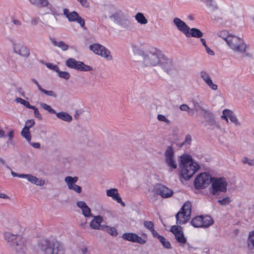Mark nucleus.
<instances>
[{
	"instance_id": "f257e3e1",
	"label": "nucleus",
	"mask_w": 254,
	"mask_h": 254,
	"mask_svg": "<svg viewBox=\"0 0 254 254\" xmlns=\"http://www.w3.org/2000/svg\"><path fill=\"white\" fill-rule=\"evenodd\" d=\"M180 167L181 168V176L188 180L200 168L198 164L189 155H183L180 157Z\"/></svg>"
},
{
	"instance_id": "f03ea898",
	"label": "nucleus",
	"mask_w": 254,
	"mask_h": 254,
	"mask_svg": "<svg viewBox=\"0 0 254 254\" xmlns=\"http://www.w3.org/2000/svg\"><path fill=\"white\" fill-rule=\"evenodd\" d=\"M218 35L225 41L228 47L235 52L244 53L248 48V45L242 38L228 34L226 31L220 32Z\"/></svg>"
},
{
	"instance_id": "7ed1b4c3",
	"label": "nucleus",
	"mask_w": 254,
	"mask_h": 254,
	"mask_svg": "<svg viewBox=\"0 0 254 254\" xmlns=\"http://www.w3.org/2000/svg\"><path fill=\"white\" fill-rule=\"evenodd\" d=\"M4 238L10 245L11 249L17 253H24L26 250V241L20 235L5 232Z\"/></svg>"
},
{
	"instance_id": "20e7f679",
	"label": "nucleus",
	"mask_w": 254,
	"mask_h": 254,
	"mask_svg": "<svg viewBox=\"0 0 254 254\" xmlns=\"http://www.w3.org/2000/svg\"><path fill=\"white\" fill-rule=\"evenodd\" d=\"M142 59V64L145 66H155L159 64L160 58L163 57V53L156 49H152L148 53L140 51Z\"/></svg>"
},
{
	"instance_id": "39448f33",
	"label": "nucleus",
	"mask_w": 254,
	"mask_h": 254,
	"mask_svg": "<svg viewBox=\"0 0 254 254\" xmlns=\"http://www.w3.org/2000/svg\"><path fill=\"white\" fill-rule=\"evenodd\" d=\"M39 246L45 254H64V250L62 245L59 243H53L45 239L41 240Z\"/></svg>"
},
{
	"instance_id": "423d86ee",
	"label": "nucleus",
	"mask_w": 254,
	"mask_h": 254,
	"mask_svg": "<svg viewBox=\"0 0 254 254\" xmlns=\"http://www.w3.org/2000/svg\"><path fill=\"white\" fill-rule=\"evenodd\" d=\"M110 16L114 19V22L126 30H130L131 28V20L129 16L121 10H115L111 13Z\"/></svg>"
},
{
	"instance_id": "0eeeda50",
	"label": "nucleus",
	"mask_w": 254,
	"mask_h": 254,
	"mask_svg": "<svg viewBox=\"0 0 254 254\" xmlns=\"http://www.w3.org/2000/svg\"><path fill=\"white\" fill-rule=\"evenodd\" d=\"M191 210V204L190 201L186 202L180 210L176 214V223L178 225L186 223L190 219Z\"/></svg>"
},
{
	"instance_id": "6e6552de",
	"label": "nucleus",
	"mask_w": 254,
	"mask_h": 254,
	"mask_svg": "<svg viewBox=\"0 0 254 254\" xmlns=\"http://www.w3.org/2000/svg\"><path fill=\"white\" fill-rule=\"evenodd\" d=\"M227 185L225 178H214L211 180V185L209 188L210 193L213 195H217L220 192H225L227 190Z\"/></svg>"
},
{
	"instance_id": "1a4fd4ad",
	"label": "nucleus",
	"mask_w": 254,
	"mask_h": 254,
	"mask_svg": "<svg viewBox=\"0 0 254 254\" xmlns=\"http://www.w3.org/2000/svg\"><path fill=\"white\" fill-rule=\"evenodd\" d=\"M191 224L196 228H207L213 224V220L209 215H200L194 217Z\"/></svg>"
},
{
	"instance_id": "9d476101",
	"label": "nucleus",
	"mask_w": 254,
	"mask_h": 254,
	"mask_svg": "<svg viewBox=\"0 0 254 254\" xmlns=\"http://www.w3.org/2000/svg\"><path fill=\"white\" fill-rule=\"evenodd\" d=\"M212 178L207 173H200L196 176L194 185L197 190L201 189L207 187L211 182Z\"/></svg>"
},
{
	"instance_id": "9b49d317",
	"label": "nucleus",
	"mask_w": 254,
	"mask_h": 254,
	"mask_svg": "<svg viewBox=\"0 0 254 254\" xmlns=\"http://www.w3.org/2000/svg\"><path fill=\"white\" fill-rule=\"evenodd\" d=\"M122 238L126 241L138 243L140 245L146 244L147 240V235L142 233L141 236L134 233H125L122 235Z\"/></svg>"
},
{
	"instance_id": "f8f14e48",
	"label": "nucleus",
	"mask_w": 254,
	"mask_h": 254,
	"mask_svg": "<svg viewBox=\"0 0 254 254\" xmlns=\"http://www.w3.org/2000/svg\"><path fill=\"white\" fill-rule=\"evenodd\" d=\"M65 65L69 68L80 71H90L92 68L82 62L77 61L74 59L69 58L66 60Z\"/></svg>"
},
{
	"instance_id": "ddd939ff",
	"label": "nucleus",
	"mask_w": 254,
	"mask_h": 254,
	"mask_svg": "<svg viewBox=\"0 0 254 254\" xmlns=\"http://www.w3.org/2000/svg\"><path fill=\"white\" fill-rule=\"evenodd\" d=\"M90 50L95 54L99 55L107 60L113 59L110 51L105 47L99 44H93L89 46Z\"/></svg>"
},
{
	"instance_id": "4468645a",
	"label": "nucleus",
	"mask_w": 254,
	"mask_h": 254,
	"mask_svg": "<svg viewBox=\"0 0 254 254\" xmlns=\"http://www.w3.org/2000/svg\"><path fill=\"white\" fill-rule=\"evenodd\" d=\"M64 14L70 22H76L79 23L81 27L85 25L84 19L80 16L76 11L69 12L66 8L64 9Z\"/></svg>"
},
{
	"instance_id": "2eb2a0df",
	"label": "nucleus",
	"mask_w": 254,
	"mask_h": 254,
	"mask_svg": "<svg viewBox=\"0 0 254 254\" xmlns=\"http://www.w3.org/2000/svg\"><path fill=\"white\" fill-rule=\"evenodd\" d=\"M165 159L168 166L172 169L177 167L174 157V150L171 146H168L165 152Z\"/></svg>"
},
{
	"instance_id": "dca6fc26",
	"label": "nucleus",
	"mask_w": 254,
	"mask_h": 254,
	"mask_svg": "<svg viewBox=\"0 0 254 254\" xmlns=\"http://www.w3.org/2000/svg\"><path fill=\"white\" fill-rule=\"evenodd\" d=\"M154 190L156 194H159L163 198H168L173 194V191L172 190L161 184L155 185Z\"/></svg>"
},
{
	"instance_id": "f3484780",
	"label": "nucleus",
	"mask_w": 254,
	"mask_h": 254,
	"mask_svg": "<svg viewBox=\"0 0 254 254\" xmlns=\"http://www.w3.org/2000/svg\"><path fill=\"white\" fill-rule=\"evenodd\" d=\"M162 57L160 58V62H159V64L165 72L168 74H170L174 69L173 62L172 59L168 58L163 54Z\"/></svg>"
},
{
	"instance_id": "a211bd4d",
	"label": "nucleus",
	"mask_w": 254,
	"mask_h": 254,
	"mask_svg": "<svg viewBox=\"0 0 254 254\" xmlns=\"http://www.w3.org/2000/svg\"><path fill=\"white\" fill-rule=\"evenodd\" d=\"M170 231L175 235L177 241L181 244H185L186 238L184 237L183 229L181 226L174 225L171 227Z\"/></svg>"
},
{
	"instance_id": "6ab92c4d",
	"label": "nucleus",
	"mask_w": 254,
	"mask_h": 254,
	"mask_svg": "<svg viewBox=\"0 0 254 254\" xmlns=\"http://www.w3.org/2000/svg\"><path fill=\"white\" fill-rule=\"evenodd\" d=\"M106 192L107 196L111 197L113 200L121 204L122 206H125V203L122 201L117 189H108L106 190Z\"/></svg>"
},
{
	"instance_id": "aec40b11",
	"label": "nucleus",
	"mask_w": 254,
	"mask_h": 254,
	"mask_svg": "<svg viewBox=\"0 0 254 254\" xmlns=\"http://www.w3.org/2000/svg\"><path fill=\"white\" fill-rule=\"evenodd\" d=\"M204 116L206 119L205 126L208 128H214L216 126L214 114L210 111H204Z\"/></svg>"
},
{
	"instance_id": "412c9836",
	"label": "nucleus",
	"mask_w": 254,
	"mask_h": 254,
	"mask_svg": "<svg viewBox=\"0 0 254 254\" xmlns=\"http://www.w3.org/2000/svg\"><path fill=\"white\" fill-rule=\"evenodd\" d=\"M13 51L16 54L25 58L28 57L30 55L29 49L27 47L23 45H14Z\"/></svg>"
},
{
	"instance_id": "4be33fe9",
	"label": "nucleus",
	"mask_w": 254,
	"mask_h": 254,
	"mask_svg": "<svg viewBox=\"0 0 254 254\" xmlns=\"http://www.w3.org/2000/svg\"><path fill=\"white\" fill-rule=\"evenodd\" d=\"M173 23L177 27V29L182 32L185 35L188 34V30L189 29V27L185 23V22L182 21L181 19L176 17L173 19Z\"/></svg>"
},
{
	"instance_id": "5701e85b",
	"label": "nucleus",
	"mask_w": 254,
	"mask_h": 254,
	"mask_svg": "<svg viewBox=\"0 0 254 254\" xmlns=\"http://www.w3.org/2000/svg\"><path fill=\"white\" fill-rule=\"evenodd\" d=\"M103 221V218L102 216L100 215L94 216L90 223V226L93 229L102 230L104 227L101 225Z\"/></svg>"
},
{
	"instance_id": "b1692460",
	"label": "nucleus",
	"mask_w": 254,
	"mask_h": 254,
	"mask_svg": "<svg viewBox=\"0 0 254 254\" xmlns=\"http://www.w3.org/2000/svg\"><path fill=\"white\" fill-rule=\"evenodd\" d=\"M77 206L80 208L82 211V214L86 217H90L91 215L90 208L86 203L83 201H78L76 202Z\"/></svg>"
},
{
	"instance_id": "393cba45",
	"label": "nucleus",
	"mask_w": 254,
	"mask_h": 254,
	"mask_svg": "<svg viewBox=\"0 0 254 254\" xmlns=\"http://www.w3.org/2000/svg\"><path fill=\"white\" fill-rule=\"evenodd\" d=\"M32 82L34 83L37 87L38 89L43 93L46 94L47 96L53 97L56 98L57 97V94L55 92L52 90H47L42 87L40 84L39 83L38 81L34 78L32 79Z\"/></svg>"
},
{
	"instance_id": "a878e982",
	"label": "nucleus",
	"mask_w": 254,
	"mask_h": 254,
	"mask_svg": "<svg viewBox=\"0 0 254 254\" xmlns=\"http://www.w3.org/2000/svg\"><path fill=\"white\" fill-rule=\"evenodd\" d=\"M187 37H192L194 38H201L203 36V33L200 30L195 28H190L188 30V34H185Z\"/></svg>"
},
{
	"instance_id": "bb28decb",
	"label": "nucleus",
	"mask_w": 254,
	"mask_h": 254,
	"mask_svg": "<svg viewBox=\"0 0 254 254\" xmlns=\"http://www.w3.org/2000/svg\"><path fill=\"white\" fill-rule=\"evenodd\" d=\"M143 226L145 229L149 231L153 237H155L158 233L155 230L154 223L153 222L148 220H145L143 222Z\"/></svg>"
},
{
	"instance_id": "cd10ccee",
	"label": "nucleus",
	"mask_w": 254,
	"mask_h": 254,
	"mask_svg": "<svg viewBox=\"0 0 254 254\" xmlns=\"http://www.w3.org/2000/svg\"><path fill=\"white\" fill-rule=\"evenodd\" d=\"M203 2L206 7L211 11H214L218 9V5L214 0H200Z\"/></svg>"
},
{
	"instance_id": "c85d7f7f",
	"label": "nucleus",
	"mask_w": 254,
	"mask_h": 254,
	"mask_svg": "<svg viewBox=\"0 0 254 254\" xmlns=\"http://www.w3.org/2000/svg\"><path fill=\"white\" fill-rule=\"evenodd\" d=\"M56 115L58 119L65 122H70L72 119V116L65 112L56 113Z\"/></svg>"
},
{
	"instance_id": "c756f323",
	"label": "nucleus",
	"mask_w": 254,
	"mask_h": 254,
	"mask_svg": "<svg viewBox=\"0 0 254 254\" xmlns=\"http://www.w3.org/2000/svg\"><path fill=\"white\" fill-rule=\"evenodd\" d=\"M154 238H157L158 239V240L160 241V242L161 243L163 247H164L166 249H171V245L170 243L163 236L159 235L158 234Z\"/></svg>"
},
{
	"instance_id": "7c9ffc66",
	"label": "nucleus",
	"mask_w": 254,
	"mask_h": 254,
	"mask_svg": "<svg viewBox=\"0 0 254 254\" xmlns=\"http://www.w3.org/2000/svg\"><path fill=\"white\" fill-rule=\"evenodd\" d=\"M77 177L67 176L64 178V182L66 184L68 189H70L73 186L75 185L78 181Z\"/></svg>"
},
{
	"instance_id": "2f4dec72",
	"label": "nucleus",
	"mask_w": 254,
	"mask_h": 254,
	"mask_svg": "<svg viewBox=\"0 0 254 254\" xmlns=\"http://www.w3.org/2000/svg\"><path fill=\"white\" fill-rule=\"evenodd\" d=\"M51 41L54 46L60 48L64 51H66L68 49V45L63 41L58 42L54 38L51 39Z\"/></svg>"
},
{
	"instance_id": "473e14b6",
	"label": "nucleus",
	"mask_w": 254,
	"mask_h": 254,
	"mask_svg": "<svg viewBox=\"0 0 254 254\" xmlns=\"http://www.w3.org/2000/svg\"><path fill=\"white\" fill-rule=\"evenodd\" d=\"M47 9L49 11V13H51L54 16L59 15L60 14L59 7L55 5L49 3L48 1V5H46Z\"/></svg>"
},
{
	"instance_id": "72a5a7b5",
	"label": "nucleus",
	"mask_w": 254,
	"mask_h": 254,
	"mask_svg": "<svg viewBox=\"0 0 254 254\" xmlns=\"http://www.w3.org/2000/svg\"><path fill=\"white\" fill-rule=\"evenodd\" d=\"M33 5L40 7H45L48 5V0H28Z\"/></svg>"
},
{
	"instance_id": "f704fd0d",
	"label": "nucleus",
	"mask_w": 254,
	"mask_h": 254,
	"mask_svg": "<svg viewBox=\"0 0 254 254\" xmlns=\"http://www.w3.org/2000/svg\"><path fill=\"white\" fill-rule=\"evenodd\" d=\"M248 246L249 249H254V230L249 232L247 240Z\"/></svg>"
},
{
	"instance_id": "c9c22d12",
	"label": "nucleus",
	"mask_w": 254,
	"mask_h": 254,
	"mask_svg": "<svg viewBox=\"0 0 254 254\" xmlns=\"http://www.w3.org/2000/svg\"><path fill=\"white\" fill-rule=\"evenodd\" d=\"M134 17L137 22L141 25H145L148 22L147 19L143 14L141 12L137 13Z\"/></svg>"
},
{
	"instance_id": "e433bc0d",
	"label": "nucleus",
	"mask_w": 254,
	"mask_h": 254,
	"mask_svg": "<svg viewBox=\"0 0 254 254\" xmlns=\"http://www.w3.org/2000/svg\"><path fill=\"white\" fill-rule=\"evenodd\" d=\"M21 135L25 138L28 142L31 140V134L29 129L26 127H23L21 131Z\"/></svg>"
},
{
	"instance_id": "4c0bfd02",
	"label": "nucleus",
	"mask_w": 254,
	"mask_h": 254,
	"mask_svg": "<svg viewBox=\"0 0 254 254\" xmlns=\"http://www.w3.org/2000/svg\"><path fill=\"white\" fill-rule=\"evenodd\" d=\"M106 228V232L110 235L113 237H116L118 235V232L116 228L114 227H110L109 226H104Z\"/></svg>"
},
{
	"instance_id": "58836bf2",
	"label": "nucleus",
	"mask_w": 254,
	"mask_h": 254,
	"mask_svg": "<svg viewBox=\"0 0 254 254\" xmlns=\"http://www.w3.org/2000/svg\"><path fill=\"white\" fill-rule=\"evenodd\" d=\"M233 113V112L230 110L225 109L222 112V115L221 116V118L225 120L227 123H228V118H230Z\"/></svg>"
},
{
	"instance_id": "ea45409f",
	"label": "nucleus",
	"mask_w": 254,
	"mask_h": 254,
	"mask_svg": "<svg viewBox=\"0 0 254 254\" xmlns=\"http://www.w3.org/2000/svg\"><path fill=\"white\" fill-rule=\"evenodd\" d=\"M200 77L205 82H208V81L211 79V78L209 74L205 70H202L199 73Z\"/></svg>"
},
{
	"instance_id": "a19ab883",
	"label": "nucleus",
	"mask_w": 254,
	"mask_h": 254,
	"mask_svg": "<svg viewBox=\"0 0 254 254\" xmlns=\"http://www.w3.org/2000/svg\"><path fill=\"white\" fill-rule=\"evenodd\" d=\"M40 106L44 110L47 111L49 113L56 114V111L46 103L41 102L40 103Z\"/></svg>"
},
{
	"instance_id": "79ce46f5",
	"label": "nucleus",
	"mask_w": 254,
	"mask_h": 254,
	"mask_svg": "<svg viewBox=\"0 0 254 254\" xmlns=\"http://www.w3.org/2000/svg\"><path fill=\"white\" fill-rule=\"evenodd\" d=\"M15 102L17 103H20L28 109H30L32 106V105H30L28 101H26L20 97L17 98L15 99Z\"/></svg>"
},
{
	"instance_id": "37998d69",
	"label": "nucleus",
	"mask_w": 254,
	"mask_h": 254,
	"mask_svg": "<svg viewBox=\"0 0 254 254\" xmlns=\"http://www.w3.org/2000/svg\"><path fill=\"white\" fill-rule=\"evenodd\" d=\"M231 201L232 200L229 197H226L222 199H219L218 202L220 204L222 205H226L229 204Z\"/></svg>"
},
{
	"instance_id": "c03bdc74",
	"label": "nucleus",
	"mask_w": 254,
	"mask_h": 254,
	"mask_svg": "<svg viewBox=\"0 0 254 254\" xmlns=\"http://www.w3.org/2000/svg\"><path fill=\"white\" fill-rule=\"evenodd\" d=\"M58 74L60 77L66 80L68 79L70 77V74L67 71H61L59 70Z\"/></svg>"
},
{
	"instance_id": "a18cd8bd",
	"label": "nucleus",
	"mask_w": 254,
	"mask_h": 254,
	"mask_svg": "<svg viewBox=\"0 0 254 254\" xmlns=\"http://www.w3.org/2000/svg\"><path fill=\"white\" fill-rule=\"evenodd\" d=\"M30 109H32L33 110L34 114L36 118H38L39 120H42V115L40 114L38 109L36 107L32 106Z\"/></svg>"
},
{
	"instance_id": "49530a36",
	"label": "nucleus",
	"mask_w": 254,
	"mask_h": 254,
	"mask_svg": "<svg viewBox=\"0 0 254 254\" xmlns=\"http://www.w3.org/2000/svg\"><path fill=\"white\" fill-rule=\"evenodd\" d=\"M35 125V121L33 119L28 120L25 122V125L24 127H26L30 129Z\"/></svg>"
},
{
	"instance_id": "de8ad7c7",
	"label": "nucleus",
	"mask_w": 254,
	"mask_h": 254,
	"mask_svg": "<svg viewBox=\"0 0 254 254\" xmlns=\"http://www.w3.org/2000/svg\"><path fill=\"white\" fill-rule=\"evenodd\" d=\"M231 122L235 124L236 126H240L241 124L240 122L238 121V119H237V117L235 115V114L233 113L230 116L229 118Z\"/></svg>"
},
{
	"instance_id": "09e8293b",
	"label": "nucleus",
	"mask_w": 254,
	"mask_h": 254,
	"mask_svg": "<svg viewBox=\"0 0 254 254\" xmlns=\"http://www.w3.org/2000/svg\"><path fill=\"white\" fill-rule=\"evenodd\" d=\"M46 66L49 69L54 70V71H56L57 73L59 70V66L56 64H54L51 63H47V64H46Z\"/></svg>"
},
{
	"instance_id": "8fccbe9b",
	"label": "nucleus",
	"mask_w": 254,
	"mask_h": 254,
	"mask_svg": "<svg viewBox=\"0 0 254 254\" xmlns=\"http://www.w3.org/2000/svg\"><path fill=\"white\" fill-rule=\"evenodd\" d=\"M33 184H35L37 186H43L45 184V182L42 179H39L37 177H35Z\"/></svg>"
},
{
	"instance_id": "3c124183",
	"label": "nucleus",
	"mask_w": 254,
	"mask_h": 254,
	"mask_svg": "<svg viewBox=\"0 0 254 254\" xmlns=\"http://www.w3.org/2000/svg\"><path fill=\"white\" fill-rule=\"evenodd\" d=\"M242 162L244 164H248L250 166L254 165V159H250L247 157H244L242 160Z\"/></svg>"
},
{
	"instance_id": "603ef678",
	"label": "nucleus",
	"mask_w": 254,
	"mask_h": 254,
	"mask_svg": "<svg viewBox=\"0 0 254 254\" xmlns=\"http://www.w3.org/2000/svg\"><path fill=\"white\" fill-rule=\"evenodd\" d=\"M206 84L213 90H216L218 89V86L216 84L213 83L212 79L208 81Z\"/></svg>"
},
{
	"instance_id": "864d4df0",
	"label": "nucleus",
	"mask_w": 254,
	"mask_h": 254,
	"mask_svg": "<svg viewBox=\"0 0 254 254\" xmlns=\"http://www.w3.org/2000/svg\"><path fill=\"white\" fill-rule=\"evenodd\" d=\"M157 119L160 121L164 122L168 124L170 123V121L163 115H158Z\"/></svg>"
},
{
	"instance_id": "5fc2aeb1",
	"label": "nucleus",
	"mask_w": 254,
	"mask_h": 254,
	"mask_svg": "<svg viewBox=\"0 0 254 254\" xmlns=\"http://www.w3.org/2000/svg\"><path fill=\"white\" fill-rule=\"evenodd\" d=\"M69 190H73L77 193H80L82 191V188L80 186H78L77 185H74Z\"/></svg>"
},
{
	"instance_id": "6e6d98bb",
	"label": "nucleus",
	"mask_w": 254,
	"mask_h": 254,
	"mask_svg": "<svg viewBox=\"0 0 254 254\" xmlns=\"http://www.w3.org/2000/svg\"><path fill=\"white\" fill-rule=\"evenodd\" d=\"M78 2L80 3V4L82 6L87 8L90 5V3L87 0H76Z\"/></svg>"
},
{
	"instance_id": "4d7b16f0",
	"label": "nucleus",
	"mask_w": 254,
	"mask_h": 254,
	"mask_svg": "<svg viewBox=\"0 0 254 254\" xmlns=\"http://www.w3.org/2000/svg\"><path fill=\"white\" fill-rule=\"evenodd\" d=\"M35 177V176H34L31 174H24L23 178L26 179L29 182H31V183H33Z\"/></svg>"
},
{
	"instance_id": "13d9d810",
	"label": "nucleus",
	"mask_w": 254,
	"mask_h": 254,
	"mask_svg": "<svg viewBox=\"0 0 254 254\" xmlns=\"http://www.w3.org/2000/svg\"><path fill=\"white\" fill-rule=\"evenodd\" d=\"M180 109L183 111L189 112L190 108L186 104H183L180 106Z\"/></svg>"
},
{
	"instance_id": "bf43d9fd",
	"label": "nucleus",
	"mask_w": 254,
	"mask_h": 254,
	"mask_svg": "<svg viewBox=\"0 0 254 254\" xmlns=\"http://www.w3.org/2000/svg\"><path fill=\"white\" fill-rule=\"evenodd\" d=\"M40 21V18L38 17H34L31 20V23L33 25H37Z\"/></svg>"
},
{
	"instance_id": "052dcab7",
	"label": "nucleus",
	"mask_w": 254,
	"mask_h": 254,
	"mask_svg": "<svg viewBox=\"0 0 254 254\" xmlns=\"http://www.w3.org/2000/svg\"><path fill=\"white\" fill-rule=\"evenodd\" d=\"M28 143L33 148H36V149H39L41 147V144L39 142H32L30 141V142H28Z\"/></svg>"
},
{
	"instance_id": "680f3d73",
	"label": "nucleus",
	"mask_w": 254,
	"mask_h": 254,
	"mask_svg": "<svg viewBox=\"0 0 254 254\" xmlns=\"http://www.w3.org/2000/svg\"><path fill=\"white\" fill-rule=\"evenodd\" d=\"M11 174L14 177L23 178V177H24V174H18V173H15L12 171L11 172Z\"/></svg>"
},
{
	"instance_id": "e2e57ef3",
	"label": "nucleus",
	"mask_w": 254,
	"mask_h": 254,
	"mask_svg": "<svg viewBox=\"0 0 254 254\" xmlns=\"http://www.w3.org/2000/svg\"><path fill=\"white\" fill-rule=\"evenodd\" d=\"M191 141V137L190 135L188 134L186 136L185 141L184 143L190 144Z\"/></svg>"
},
{
	"instance_id": "0e129e2a",
	"label": "nucleus",
	"mask_w": 254,
	"mask_h": 254,
	"mask_svg": "<svg viewBox=\"0 0 254 254\" xmlns=\"http://www.w3.org/2000/svg\"><path fill=\"white\" fill-rule=\"evenodd\" d=\"M12 21L14 25L18 26H21L22 24L21 22L16 19H13Z\"/></svg>"
},
{
	"instance_id": "69168bd1",
	"label": "nucleus",
	"mask_w": 254,
	"mask_h": 254,
	"mask_svg": "<svg viewBox=\"0 0 254 254\" xmlns=\"http://www.w3.org/2000/svg\"><path fill=\"white\" fill-rule=\"evenodd\" d=\"M207 53L210 55H214V52L211 50L208 46L205 47Z\"/></svg>"
},
{
	"instance_id": "338daca9",
	"label": "nucleus",
	"mask_w": 254,
	"mask_h": 254,
	"mask_svg": "<svg viewBox=\"0 0 254 254\" xmlns=\"http://www.w3.org/2000/svg\"><path fill=\"white\" fill-rule=\"evenodd\" d=\"M7 136H8V138H9V139H12L13 137H14V130H10L8 134H7Z\"/></svg>"
},
{
	"instance_id": "774afa93",
	"label": "nucleus",
	"mask_w": 254,
	"mask_h": 254,
	"mask_svg": "<svg viewBox=\"0 0 254 254\" xmlns=\"http://www.w3.org/2000/svg\"><path fill=\"white\" fill-rule=\"evenodd\" d=\"M82 254H86L87 253V249L86 247H83L81 249Z\"/></svg>"
}]
</instances>
